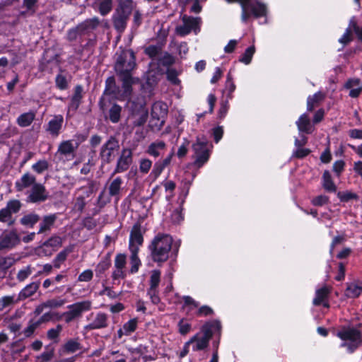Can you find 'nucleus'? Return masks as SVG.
<instances>
[{
  "mask_svg": "<svg viewBox=\"0 0 362 362\" xmlns=\"http://www.w3.org/2000/svg\"><path fill=\"white\" fill-rule=\"evenodd\" d=\"M136 7L134 0H118L117 6L112 16V22L118 33L124 32L131 15Z\"/></svg>",
  "mask_w": 362,
  "mask_h": 362,
  "instance_id": "f257e3e1",
  "label": "nucleus"
},
{
  "mask_svg": "<svg viewBox=\"0 0 362 362\" xmlns=\"http://www.w3.org/2000/svg\"><path fill=\"white\" fill-rule=\"evenodd\" d=\"M172 244L173 238L170 235L163 233L156 235L148 245L152 259L157 263L167 261Z\"/></svg>",
  "mask_w": 362,
  "mask_h": 362,
  "instance_id": "f03ea898",
  "label": "nucleus"
},
{
  "mask_svg": "<svg viewBox=\"0 0 362 362\" xmlns=\"http://www.w3.org/2000/svg\"><path fill=\"white\" fill-rule=\"evenodd\" d=\"M337 336L343 341L341 346L346 347L349 353H353L361 343V332L355 328L343 329Z\"/></svg>",
  "mask_w": 362,
  "mask_h": 362,
  "instance_id": "7ed1b4c3",
  "label": "nucleus"
},
{
  "mask_svg": "<svg viewBox=\"0 0 362 362\" xmlns=\"http://www.w3.org/2000/svg\"><path fill=\"white\" fill-rule=\"evenodd\" d=\"M267 14L268 8L265 4L257 0L255 1L249 0L245 6V12L242 10L241 19L243 22L246 23L252 16L255 18L264 17L265 18L264 23H267Z\"/></svg>",
  "mask_w": 362,
  "mask_h": 362,
  "instance_id": "20e7f679",
  "label": "nucleus"
},
{
  "mask_svg": "<svg viewBox=\"0 0 362 362\" xmlns=\"http://www.w3.org/2000/svg\"><path fill=\"white\" fill-rule=\"evenodd\" d=\"M354 39L362 44V26L358 24V19L355 16L350 18L348 26L338 42L343 45H346L353 42Z\"/></svg>",
  "mask_w": 362,
  "mask_h": 362,
  "instance_id": "39448f33",
  "label": "nucleus"
},
{
  "mask_svg": "<svg viewBox=\"0 0 362 362\" xmlns=\"http://www.w3.org/2000/svg\"><path fill=\"white\" fill-rule=\"evenodd\" d=\"M135 57L134 52L130 49H122L117 57L115 69L119 75L130 74L135 68Z\"/></svg>",
  "mask_w": 362,
  "mask_h": 362,
  "instance_id": "423d86ee",
  "label": "nucleus"
},
{
  "mask_svg": "<svg viewBox=\"0 0 362 362\" xmlns=\"http://www.w3.org/2000/svg\"><path fill=\"white\" fill-rule=\"evenodd\" d=\"M68 310L62 315L66 323H70L76 319L80 318L82 314L92 308V302L89 300L76 302L68 305Z\"/></svg>",
  "mask_w": 362,
  "mask_h": 362,
  "instance_id": "0eeeda50",
  "label": "nucleus"
},
{
  "mask_svg": "<svg viewBox=\"0 0 362 362\" xmlns=\"http://www.w3.org/2000/svg\"><path fill=\"white\" fill-rule=\"evenodd\" d=\"M129 105L131 111L130 118L133 124L137 127L143 125L148 117V108L146 107L144 100L138 103L130 102Z\"/></svg>",
  "mask_w": 362,
  "mask_h": 362,
  "instance_id": "6e6552de",
  "label": "nucleus"
},
{
  "mask_svg": "<svg viewBox=\"0 0 362 362\" xmlns=\"http://www.w3.org/2000/svg\"><path fill=\"white\" fill-rule=\"evenodd\" d=\"M168 113V107L165 103L156 102L152 105L150 127L153 130H160L165 122V117Z\"/></svg>",
  "mask_w": 362,
  "mask_h": 362,
  "instance_id": "1a4fd4ad",
  "label": "nucleus"
},
{
  "mask_svg": "<svg viewBox=\"0 0 362 362\" xmlns=\"http://www.w3.org/2000/svg\"><path fill=\"white\" fill-rule=\"evenodd\" d=\"M183 24L176 27V33L180 36H185L191 32L197 34L200 31L202 19L200 17L189 16L186 14L182 17Z\"/></svg>",
  "mask_w": 362,
  "mask_h": 362,
  "instance_id": "9d476101",
  "label": "nucleus"
},
{
  "mask_svg": "<svg viewBox=\"0 0 362 362\" xmlns=\"http://www.w3.org/2000/svg\"><path fill=\"white\" fill-rule=\"evenodd\" d=\"M192 149L195 156L194 164L197 168L202 167L209 158L206 139L197 138V141L192 145Z\"/></svg>",
  "mask_w": 362,
  "mask_h": 362,
  "instance_id": "9b49d317",
  "label": "nucleus"
},
{
  "mask_svg": "<svg viewBox=\"0 0 362 362\" xmlns=\"http://www.w3.org/2000/svg\"><path fill=\"white\" fill-rule=\"evenodd\" d=\"M211 335V331L203 327L200 332H197L187 341V344L190 345L193 351L204 350L209 345Z\"/></svg>",
  "mask_w": 362,
  "mask_h": 362,
  "instance_id": "f8f14e48",
  "label": "nucleus"
},
{
  "mask_svg": "<svg viewBox=\"0 0 362 362\" xmlns=\"http://www.w3.org/2000/svg\"><path fill=\"white\" fill-rule=\"evenodd\" d=\"M161 273L158 269L152 270L150 273L149 288L147 294L153 304H158L160 302L158 296V286L160 281Z\"/></svg>",
  "mask_w": 362,
  "mask_h": 362,
  "instance_id": "ddd939ff",
  "label": "nucleus"
},
{
  "mask_svg": "<svg viewBox=\"0 0 362 362\" xmlns=\"http://www.w3.org/2000/svg\"><path fill=\"white\" fill-rule=\"evenodd\" d=\"M127 256L124 254H117L114 261V268L112 278L114 281L123 279L126 277L127 271L126 269Z\"/></svg>",
  "mask_w": 362,
  "mask_h": 362,
  "instance_id": "4468645a",
  "label": "nucleus"
},
{
  "mask_svg": "<svg viewBox=\"0 0 362 362\" xmlns=\"http://www.w3.org/2000/svg\"><path fill=\"white\" fill-rule=\"evenodd\" d=\"M160 47H146L145 52L153 59H158L159 64L169 66L174 64L175 59L168 53H160Z\"/></svg>",
  "mask_w": 362,
  "mask_h": 362,
  "instance_id": "2eb2a0df",
  "label": "nucleus"
},
{
  "mask_svg": "<svg viewBox=\"0 0 362 362\" xmlns=\"http://www.w3.org/2000/svg\"><path fill=\"white\" fill-rule=\"evenodd\" d=\"M118 141L113 137H110L101 147L100 157L106 163H110L115 156V152L119 149Z\"/></svg>",
  "mask_w": 362,
  "mask_h": 362,
  "instance_id": "dca6fc26",
  "label": "nucleus"
},
{
  "mask_svg": "<svg viewBox=\"0 0 362 362\" xmlns=\"http://www.w3.org/2000/svg\"><path fill=\"white\" fill-rule=\"evenodd\" d=\"M144 238L141 233L140 224L136 223L133 226L129 235V251L139 252V247L142 245Z\"/></svg>",
  "mask_w": 362,
  "mask_h": 362,
  "instance_id": "f3484780",
  "label": "nucleus"
},
{
  "mask_svg": "<svg viewBox=\"0 0 362 362\" xmlns=\"http://www.w3.org/2000/svg\"><path fill=\"white\" fill-rule=\"evenodd\" d=\"M132 163V151L129 148H124L119 157L117 165L112 173V175L121 173L128 170Z\"/></svg>",
  "mask_w": 362,
  "mask_h": 362,
  "instance_id": "a211bd4d",
  "label": "nucleus"
},
{
  "mask_svg": "<svg viewBox=\"0 0 362 362\" xmlns=\"http://www.w3.org/2000/svg\"><path fill=\"white\" fill-rule=\"evenodd\" d=\"M48 198V193L44 185L35 184L28 193L27 202L31 203L42 202Z\"/></svg>",
  "mask_w": 362,
  "mask_h": 362,
  "instance_id": "6ab92c4d",
  "label": "nucleus"
},
{
  "mask_svg": "<svg viewBox=\"0 0 362 362\" xmlns=\"http://www.w3.org/2000/svg\"><path fill=\"white\" fill-rule=\"evenodd\" d=\"M64 117L61 115H54L45 126V132L52 138H57L62 129Z\"/></svg>",
  "mask_w": 362,
  "mask_h": 362,
  "instance_id": "aec40b11",
  "label": "nucleus"
},
{
  "mask_svg": "<svg viewBox=\"0 0 362 362\" xmlns=\"http://www.w3.org/2000/svg\"><path fill=\"white\" fill-rule=\"evenodd\" d=\"M78 146V143L73 140L63 141L59 144L57 153L59 154L62 158L70 160L74 157Z\"/></svg>",
  "mask_w": 362,
  "mask_h": 362,
  "instance_id": "412c9836",
  "label": "nucleus"
},
{
  "mask_svg": "<svg viewBox=\"0 0 362 362\" xmlns=\"http://www.w3.org/2000/svg\"><path fill=\"white\" fill-rule=\"evenodd\" d=\"M21 208V202L18 200H11L8 202L5 209H1V222H7L8 225L12 224L15 219L12 214L17 213Z\"/></svg>",
  "mask_w": 362,
  "mask_h": 362,
  "instance_id": "4be33fe9",
  "label": "nucleus"
},
{
  "mask_svg": "<svg viewBox=\"0 0 362 362\" xmlns=\"http://www.w3.org/2000/svg\"><path fill=\"white\" fill-rule=\"evenodd\" d=\"M173 155L174 153L171 152L165 159L156 162L153 165V169L148 177V179L151 182L156 181L160 175L165 168L170 165Z\"/></svg>",
  "mask_w": 362,
  "mask_h": 362,
  "instance_id": "5701e85b",
  "label": "nucleus"
},
{
  "mask_svg": "<svg viewBox=\"0 0 362 362\" xmlns=\"http://www.w3.org/2000/svg\"><path fill=\"white\" fill-rule=\"evenodd\" d=\"M20 243L15 229L5 230L1 234V248H11Z\"/></svg>",
  "mask_w": 362,
  "mask_h": 362,
  "instance_id": "b1692460",
  "label": "nucleus"
},
{
  "mask_svg": "<svg viewBox=\"0 0 362 362\" xmlns=\"http://www.w3.org/2000/svg\"><path fill=\"white\" fill-rule=\"evenodd\" d=\"M100 21L98 17L94 16L91 18H87L81 23L77 25L79 31L83 36L89 35L100 25Z\"/></svg>",
  "mask_w": 362,
  "mask_h": 362,
  "instance_id": "393cba45",
  "label": "nucleus"
},
{
  "mask_svg": "<svg viewBox=\"0 0 362 362\" xmlns=\"http://www.w3.org/2000/svg\"><path fill=\"white\" fill-rule=\"evenodd\" d=\"M92 7L102 16H106L112 10L113 0H95L92 4Z\"/></svg>",
  "mask_w": 362,
  "mask_h": 362,
  "instance_id": "a878e982",
  "label": "nucleus"
},
{
  "mask_svg": "<svg viewBox=\"0 0 362 362\" xmlns=\"http://www.w3.org/2000/svg\"><path fill=\"white\" fill-rule=\"evenodd\" d=\"M331 292V288L327 286H324L321 288L317 289L315 291V297L313 299V304L319 305L322 304L323 306L329 308V305L327 298Z\"/></svg>",
  "mask_w": 362,
  "mask_h": 362,
  "instance_id": "bb28decb",
  "label": "nucleus"
},
{
  "mask_svg": "<svg viewBox=\"0 0 362 362\" xmlns=\"http://www.w3.org/2000/svg\"><path fill=\"white\" fill-rule=\"evenodd\" d=\"M108 325V316L104 313L99 312L95 314L91 322L87 325L90 329H98L107 327Z\"/></svg>",
  "mask_w": 362,
  "mask_h": 362,
  "instance_id": "cd10ccee",
  "label": "nucleus"
},
{
  "mask_svg": "<svg viewBox=\"0 0 362 362\" xmlns=\"http://www.w3.org/2000/svg\"><path fill=\"white\" fill-rule=\"evenodd\" d=\"M166 149V144L161 140H156L149 144L146 150V153L154 158H158L163 155Z\"/></svg>",
  "mask_w": 362,
  "mask_h": 362,
  "instance_id": "c85d7f7f",
  "label": "nucleus"
},
{
  "mask_svg": "<svg viewBox=\"0 0 362 362\" xmlns=\"http://www.w3.org/2000/svg\"><path fill=\"white\" fill-rule=\"evenodd\" d=\"M36 183L35 177L29 173H26L16 182V187L18 191H23L30 187H33Z\"/></svg>",
  "mask_w": 362,
  "mask_h": 362,
  "instance_id": "c756f323",
  "label": "nucleus"
},
{
  "mask_svg": "<svg viewBox=\"0 0 362 362\" xmlns=\"http://www.w3.org/2000/svg\"><path fill=\"white\" fill-rule=\"evenodd\" d=\"M104 94L112 98H120L119 88L117 86L113 76H110L106 79Z\"/></svg>",
  "mask_w": 362,
  "mask_h": 362,
  "instance_id": "7c9ffc66",
  "label": "nucleus"
},
{
  "mask_svg": "<svg viewBox=\"0 0 362 362\" xmlns=\"http://www.w3.org/2000/svg\"><path fill=\"white\" fill-rule=\"evenodd\" d=\"M296 125L299 132H305L306 134H310L313 131V127L310 123L308 115L305 113L303 114L298 121Z\"/></svg>",
  "mask_w": 362,
  "mask_h": 362,
  "instance_id": "2f4dec72",
  "label": "nucleus"
},
{
  "mask_svg": "<svg viewBox=\"0 0 362 362\" xmlns=\"http://www.w3.org/2000/svg\"><path fill=\"white\" fill-rule=\"evenodd\" d=\"M137 319H131L128 322L124 324L122 328L117 331L118 338L121 339L123 335H130L133 333L137 327Z\"/></svg>",
  "mask_w": 362,
  "mask_h": 362,
  "instance_id": "473e14b6",
  "label": "nucleus"
},
{
  "mask_svg": "<svg viewBox=\"0 0 362 362\" xmlns=\"http://www.w3.org/2000/svg\"><path fill=\"white\" fill-rule=\"evenodd\" d=\"M57 218V216L55 214L44 216L40 224V229L37 233L40 234L50 230L54 226Z\"/></svg>",
  "mask_w": 362,
  "mask_h": 362,
  "instance_id": "72a5a7b5",
  "label": "nucleus"
},
{
  "mask_svg": "<svg viewBox=\"0 0 362 362\" xmlns=\"http://www.w3.org/2000/svg\"><path fill=\"white\" fill-rule=\"evenodd\" d=\"M83 88L81 86H78L75 88L74 94L71 98V103L68 107V112L76 111L81 104L82 99Z\"/></svg>",
  "mask_w": 362,
  "mask_h": 362,
  "instance_id": "f704fd0d",
  "label": "nucleus"
},
{
  "mask_svg": "<svg viewBox=\"0 0 362 362\" xmlns=\"http://www.w3.org/2000/svg\"><path fill=\"white\" fill-rule=\"evenodd\" d=\"M345 88L350 90L349 95L352 98L358 97L362 90L360 80L356 78L349 80L345 84Z\"/></svg>",
  "mask_w": 362,
  "mask_h": 362,
  "instance_id": "c9c22d12",
  "label": "nucleus"
},
{
  "mask_svg": "<svg viewBox=\"0 0 362 362\" xmlns=\"http://www.w3.org/2000/svg\"><path fill=\"white\" fill-rule=\"evenodd\" d=\"M122 80V88L123 93L122 95H119L120 98H127L128 97L132 92V84L134 83V79L132 77L131 74H122L120 75Z\"/></svg>",
  "mask_w": 362,
  "mask_h": 362,
  "instance_id": "e433bc0d",
  "label": "nucleus"
},
{
  "mask_svg": "<svg viewBox=\"0 0 362 362\" xmlns=\"http://www.w3.org/2000/svg\"><path fill=\"white\" fill-rule=\"evenodd\" d=\"M40 286V282H32L24 287L19 293L20 299H25L34 295Z\"/></svg>",
  "mask_w": 362,
  "mask_h": 362,
  "instance_id": "4c0bfd02",
  "label": "nucleus"
},
{
  "mask_svg": "<svg viewBox=\"0 0 362 362\" xmlns=\"http://www.w3.org/2000/svg\"><path fill=\"white\" fill-rule=\"evenodd\" d=\"M35 118V113L33 111L25 112L17 118V124L21 127L30 126Z\"/></svg>",
  "mask_w": 362,
  "mask_h": 362,
  "instance_id": "58836bf2",
  "label": "nucleus"
},
{
  "mask_svg": "<svg viewBox=\"0 0 362 362\" xmlns=\"http://www.w3.org/2000/svg\"><path fill=\"white\" fill-rule=\"evenodd\" d=\"M325 98V94L322 92H317L312 96H309L307 100V110L312 111L315 106L322 101Z\"/></svg>",
  "mask_w": 362,
  "mask_h": 362,
  "instance_id": "ea45409f",
  "label": "nucleus"
},
{
  "mask_svg": "<svg viewBox=\"0 0 362 362\" xmlns=\"http://www.w3.org/2000/svg\"><path fill=\"white\" fill-rule=\"evenodd\" d=\"M130 269L129 273L135 274L138 272L141 265V262L138 256L139 252L130 251Z\"/></svg>",
  "mask_w": 362,
  "mask_h": 362,
  "instance_id": "a19ab883",
  "label": "nucleus"
},
{
  "mask_svg": "<svg viewBox=\"0 0 362 362\" xmlns=\"http://www.w3.org/2000/svg\"><path fill=\"white\" fill-rule=\"evenodd\" d=\"M322 186L329 192H334L337 189L336 185L332 180L330 173L327 170H325L322 175Z\"/></svg>",
  "mask_w": 362,
  "mask_h": 362,
  "instance_id": "79ce46f5",
  "label": "nucleus"
},
{
  "mask_svg": "<svg viewBox=\"0 0 362 362\" xmlns=\"http://www.w3.org/2000/svg\"><path fill=\"white\" fill-rule=\"evenodd\" d=\"M39 219L40 217L37 214L31 213L24 215L21 218L20 222L23 226L32 228L39 221Z\"/></svg>",
  "mask_w": 362,
  "mask_h": 362,
  "instance_id": "37998d69",
  "label": "nucleus"
},
{
  "mask_svg": "<svg viewBox=\"0 0 362 362\" xmlns=\"http://www.w3.org/2000/svg\"><path fill=\"white\" fill-rule=\"evenodd\" d=\"M122 184V180L121 177H117L114 179L110 182L108 188L109 194L112 197L118 196L120 192Z\"/></svg>",
  "mask_w": 362,
  "mask_h": 362,
  "instance_id": "c03bdc74",
  "label": "nucleus"
},
{
  "mask_svg": "<svg viewBox=\"0 0 362 362\" xmlns=\"http://www.w3.org/2000/svg\"><path fill=\"white\" fill-rule=\"evenodd\" d=\"M362 293V287L359 286L354 284H351L348 285L346 291H345V296L348 298H357Z\"/></svg>",
  "mask_w": 362,
  "mask_h": 362,
  "instance_id": "a18cd8bd",
  "label": "nucleus"
},
{
  "mask_svg": "<svg viewBox=\"0 0 362 362\" xmlns=\"http://www.w3.org/2000/svg\"><path fill=\"white\" fill-rule=\"evenodd\" d=\"M71 252V248H65L61 251L53 260L54 267L57 269L60 268L62 264L66 259L68 255Z\"/></svg>",
  "mask_w": 362,
  "mask_h": 362,
  "instance_id": "49530a36",
  "label": "nucleus"
},
{
  "mask_svg": "<svg viewBox=\"0 0 362 362\" xmlns=\"http://www.w3.org/2000/svg\"><path fill=\"white\" fill-rule=\"evenodd\" d=\"M122 107L114 104L109 110V119L113 123H117L119 121L121 116Z\"/></svg>",
  "mask_w": 362,
  "mask_h": 362,
  "instance_id": "de8ad7c7",
  "label": "nucleus"
},
{
  "mask_svg": "<svg viewBox=\"0 0 362 362\" xmlns=\"http://www.w3.org/2000/svg\"><path fill=\"white\" fill-rule=\"evenodd\" d=\"M235 90V86L232 81V78L230 74H228L226 86L223 90V94L226 95L227 100L232 99L233 93Z\"/></svg>",
  "mask_w": 362,
  "mask_h": 362,
  "instance_id": "09e8293b",
  "label": "nucleus"
},
{
  "mask_svg": "<svg viewBox=\"0 0 362 362\" xmlns=\"http://www.w3.org/2000/svg\"><path fill=\"white\" fill-rule=\"evenodd\" d=\"M110 260L109 258L106 257L103 259L95 267V273L97 276H100L103 274L106 270L109 269L110 267Z\"/></svg>",
  "mask_w": 362,
  "mask_h": 362,
  "instance_id": "8fccbe9b",
  "label": "nucleus"
},
{
  "mask_svg": "<svg viewBox=\"0 0 362 362\" xmlns=\"http://www.w3.org/2000/svg\"><path fill=\"white\" fill-rule=\"evenodd\" d=\"M152 161L146 158H141L139 161V172L144 175L148 173L152 167Z\"/></svg>",
  "mask_w": 362,
  "mask_h": 362,
  "instance_id": "3c124183",
  "label": "nucleus"
},
{
  "mask_svg": "<svg viewBox=\"0 0 362 362\" xmlns=\"http://www.w3.org/2000/svg\"><path fill=\"white\" fill-rule=\"evenodd\" d=\"M54 356V349L46 348L45 351L40 355L37 356L36 359L37 362H48Z\"/></svg>",
  "mask_w": 362,
  "mask_h": 362,
  "instance_id": "603ef678",
  "label": "nucleus"
},
{
  "mask_svg": "<svg viewBox=\"0 0 362 362\" xmlns=\"http://www.w3.org/2000/svg\"><path fill=\"white\" fill-rule=\"evenodd\" d=\"M255 52V47H248L245 53L240 57V62L245 64H249Z\"/></svg>",
  "mask_w": 362,
  "mask_h": 362,
  "instance_id": "864d4df0",
  "label": "nucleus"
},
{
  "mask_svg": "<svg viewBox=\"0 0 362 362\" xmlns=\"http://www.w3.org/2000/svg\"><path fill=\"white\" fill-rule=\"evenodd\" d=\"M43 245L51 247L56 250L62 245V239L59 236H53L45 242Z\"/></svg>",
  "mask_w": 362,
  "mask_h": 362,
  "instance_id": "5fc2aeb1",
  "label": "nucleus"
},
{
  "mask_svg": "<svg viewBox=\"0 0 362 362\" xmlns=\"http://www.w3.org/2000/svg\"><path fill=\"white\" fill-rule=\"evenodd\" d=\"M66 300L62 298H53L45 302L47 308H57L63 306L66 303Z\"/></svg>",
  "mask_w": 362,
  "mask_h": 362,
  "instance_id": "6e6d98bb",
  "label": "nucleus"
},
{
  "mask_svg": "<svg viewBox=\"0 0 362 362\" xmlns=\"http://www.w3.org/2000/svg\"><path fill=\"white\" fill-rule=\"evenodd\" d=\"M49 167L48 163L45 160H40L32 165V169L38 174H41Z\"/></svg>",
  "mask_w": 362,
  "mask_h": 362,
  "instance_id": "4d7b16f0",
  "label": "nucleus"
},
{
  "mask_svg": "<svg viewBox=\"0 0 362 362\" xmlns=\"http://www.w3.org/2000/svg\"><path fill=\"white\" fill-rule=\"evenodd\" d=\"M178 331L180 334L185 335L188 334L192 328L191 324L186 320L182 319L178 322Z\"/></svg>",
  "mask_w": 362,
  "mask_h": 362,
  "instance_id": "13d9d810",
  "label": "nucleus"
},
{
  "mask_svg": "<svg viewBox=\"0 0 362 362\" xmlns=\"http://www.w3.org/2000/svg\"><path fill=\"white\" fill-rule=\"evenodd\" d=\"M80 349V344L76 340H70L64 346V349L68 353H74Z\"/></svg>",
  "mask_w": 362,
  "mask_h": 362,
  "instance_id": "bf43d9fd",
  "label": "nucleus"
},
{
  "mask_svg": "<svg viewBox=\"0 0 362 362\" xmlns=\"http://www.w3.org/2000/svg\"><path fill=\"white\" fill-rule=\"evenodd\" d=\"M337 196L341 202H349L351 199H358V198L356 194L349 191L339 192Z\"/></svg>",
  "mask_w": 362,
  "mask_h": 362,
  "instance_id": "052dcab7",
  "label": "nucleus"
},
{
  "mask_svg": "<svg viewBox=\"0 0 362 362\" xmlns=\"http://www.w3.org/2000/svg\"><path fill=\"white\" fill-rule=\"evenodd\" d=\"M168 79L173 84H178L180 80L177 78L178 72L174 69H168L167 72Z\"/></svg>",
  "mask_w": 362,
  "mask_h": 362,
  "instance_id": "680f3d73",
  "label": "nucleus"
},
{
  "mask_svg": "<svg viewBox=\"0 0 362 362\" xmlns=\"http://www.w3.org/2000/svg\"><path fill=\"white\" fill-rule=\"evenodd\" d=\"M78 37L81 38L82 35L78 28L77 25L75 28H71L67 32V39L69 41H74Z\"/></svg>",
  "mask_w": 362,
  "mask_h": 362,
  "instance_id": "e2e57ef3",
  "label": "nucleus"
},
{
  "mask_svg": "<svg viewBox=\"0 0 362 362\" xmlns=\"http://www.w3.org/2000/svg\"><path fill=\"white\" fill-rule=\"evenodd\" d=\"M55 82L57 87L60 90H65L68 87V82L66 77L61 74L57 76Z\"/></svg>",
  "mask_w": 362,
  "mask_h": 362,
  "instance_id": "0e129e2a",
  "label": "nucleus"
},
{
  "mask_svg": "<svg viewBox=\"0 0 362 362\" xmlns=\"http://www.w3.org/2000/svg\"><path fill=\"white\" fill-rule=\"evenodd\" d=\"M62 330V326L61 325H57L56 327L52 328L47 332V337L49 339H55L58 337L59 333Z\"/></svg>",
  "mask_w": 362,
  "mask_h": 362,
  "instance_id": "69168bd1",
  "label": "nucleus"
},
{
  "mask_svg": "<svg viewBox=\"0 0 362 362\" xmlns=\"http://www.w3.org/2000/svg\"><path fill=\"white\" fill-rule=\"evenodd\" d=\"M31 273L32 270L30 267L28 266L18 272L17 278L20 281H23L31 274Z\"/></svg>",
  "mask_w": 362,
  "mask_h": 362,
  "instance_id": "338daca9",
  "label": "nucleus"
},
{
  "mask_svg": "<svg viewBox=\"0 0 362 362\" xmlns=\"http://www.w3.org/2000/svg\"><path fill=\"white\" fill-rule=\"evenodd\" d=\"M189 145V141L187 139H185L184 142L180 145L178 148L177 156L179 158H182L185 156L187 153L188 146Z\"/></svg>",
  "mask_w": 362,
  "mask_h": 362,
  "instance_id": "774afa93",
  "label": "nucleus"
}]
</instances>
